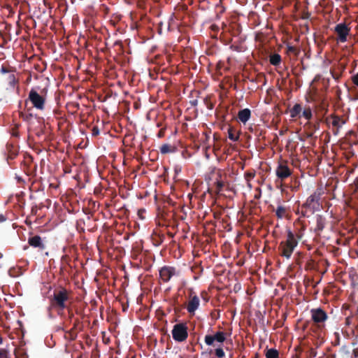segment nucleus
Listing matches in <instances>:
<instances>
[{
  "mask_svg": "<svg viewBox=\"0 0 358 358\" xmlns=\"http://www.w3.org/2000/svg\"><path fill=\"white\" fill-rule=\"evenodd\" d=\"M310 329L317 336H321L326 329V322L329 320V315L322 308H312L310 310Z\"/></svg>",
  "mask_w": 358,
  "mask_h": 358,
  "instance_id": "f257e3e1",
  "label": "nucleus"
},
{
  "mask_svg": "<svg viewBox=\"0 0 358 358\" xmlns=\"http://www.w3.org/2000/svg\"><path fill=\"white\" fill-rule=\"evenodd\" d=\"M71 298V292L60 286L54 289L50 301L52 308L59 310H64L68 308V303Z\"/></svg>",
  "mask_w": 358,
  "mask_h": 358,
  "instance_id": "f03ea898",
  "label": "nucleus"
},
{
  "mask_svg": "<svg viewBox=\"0 0 358 358\" xmlns=\"http://www.w3.org/2000/svg\"><path fill=\"white\" fill-rule=\"evenodd\" d=\"M297 245L298 241L295 238V235L292 231L288 230L286 241H282L278 248L280 255L289 259Z\"/></svg>",
  "mask_w": 358,
  "mask_h": 358,
  "instance_id": "7ed1b4c3",
  "label": "nucleus"
},
{
  "mask_svg": "<svg viewBox=\"0 0 358 358\" xmlns=\"http://www.w3.org/2000/svg\"><path fill=\"white\" fill-rule=\"evenodd\" d=\"M173 338L175 341L182 343L188 337V327L186 323L180 322L173 327L171 331Z\"/></svg>",
  "mask_w": 358,
  "mask_h": 358,
  "instance_id": "20e7f679",
  "label": "nucleus"
},
{
  "mask_svg": "<svg viewBox=\"0 0 358 358\" xmlns=\"http://www.w3.org/2000/svg\"><path fill=\"white\" fill-rule=\"evenodd\" d=\"M28 99L36 109L43 110L45 108V97L40 94L35 89L32 88L29 91Z\"/></svg>",
  "mask_w": 358,
  "mask_h": 358,
  "instance_id": "39448f33",
  "label": "nucleus"
},
{
  "mask_svg": "<svg viewBox=\"0 0 358 358\" xmlns=\"http://www.w3.org/2000/svg\"><path fill=\"white\" fill-rule=\"evenodd\" d=\"M179 271L175 267L164 266L159 270V278L163 282H168L175 275H178Z\"/></svg>",
  "mask_w": 358,
  "mask_h": 358,
  "instance_id": "423d86ee",
  "label": "nucleus"
},
{
  "mask_svg": "<svg viewBox=\"0 0 358 358\" xmlns=\"http://www.w3.org/2000/svg\"><path fill=\"white\" fill-rule=\"evenodd\" d=\"M335 32L338 35L337 41L341 43H345L348 40V36L350 32V28L345 23H339L334 28Z\"/></svg>",
  "mask_w": 358,
  "mask_h": 358,
  "instance_id": "0eeeda50",
  "label": "nucleus"
},
{
  "mask_svg": "<svg viewBox=\"0 0 358 358\" xmlns=\"http://www.w3.org/2000/svg\"><path fill=\"white\" fill-rule=\"evenodd\" d=\"M292 173V171L287 165L286 162H280L275 169V175L281 181L289 178Z\"/></svg>",
  "mask_w": 358,
  "mask_h": 358,
  "instance_id": "6e6552de",
  "label": "nucleus"
},
{
  "mask_svg": "<svg viewBox=\"0 0 358 358\" xmlns=\"http://www.w3.org/2000/svg\"><path fill=\"white\" fill-rule=\"evenodd\" d=\"M320 194V192H315L309 196L306 202L302 205V208H306L314 210L316 208V206L319 205Z\"/></svg>",
  "mask_w": 358,
  "mask_h": 358,
  "instance_id": "1a4fd4ad",
  "label": "nucleus"
},
{
  "mask_svg": "<svg viewBox=\"0 0 358 358\" xmlns=\"http://www.w3.org/2000/svg\"><path fill=\"white\" fill-rule=\"evenodd\" d=\"M226 340V333L223 331H217L214 335H206L204 338L207 345H214V342L223 343Z\"/></svg>",
  "mask_w": 358,
  "mask_h": 358,
  "instance_id": "9d476101",
  "label": "nucleus"
},
{
  "mask_svg": "<svg viewBox=\"0 0 358 358\" xmlns=\"http://www.w3.org/2000/svg\"><path fill=\"white\" fill-rule=\"evenodd\" d=\"M18 153L19 149L17 145H15L12 143H7L4 150V155L9 164H10L9 161L14 159L18 155Z\"/></svg>",
  "mask_w": 358,
  "mask_h": 358,
  "instance_id": "9b49d317",
  "label": "nucleus"
},
{
  "mask_svg": "<svg viewBox=\"0 0 358 358\" xmlns=\"http://www.w3.org/2000/svg\"><path fill=\"white\" fill-rule=\"evenodd\" d=\"M189 298L187 310L189 313H194L199 306L200 300L192 289L190 290Z\"/></svg>",
  "mask_w": 358,
  "mask_h": 358,
  "instance_id": "f8f14e48",
  "label": "nucleus"
},
{
  "mask_svg": "<svg viewBox=\"0 0 358 358\" xmlns=\"http://www.w3.org/2000/svg\"><path fill=\"white\" fill-rule=\"evenodd\" d=\"M28 243L34 248H38L43 250L45 249V245L43 243L41 238L39 236H34L28 239Z\"/></svg>",
  "mask_w": 358,
  "mask_h": 358,
  "instance_id": "ddd939ff",
  "label": "nucleus"
},
{
  "mask_svg": "<svg viewBox=\"0 0 358 358\" xmlns=\"http://www.w3.org/2000/svg\"><path fill=\"white\" fill-rule=\"evenodd\" d=\"M251 116V111L249 108H244L238 111V118L241 122L245 124Z\"/></svg>",
  "mask_w": 358,
  "mask_h": 358,
  "instance_id": "4468645a",
  "label": "nucleus"
},
{
  "mask_svg": "<svg viewBox=\"0 0 358 358\" xmlns=\"http://www.w3.org/2000/svg\"><path fill=\"white\" fill-rule=\"evenodd\" d=\"M32 160L33 158L31 156L27 155L24 156V161L22 162V169L27 176H31L32 174V171L30 170Z\"/></svg>",
  "mask_w": 358,
  "mask_h": 358,
  "instance_id": "2eb2a0df",
  "label": "nucleus"
},
{
  "mask_svg": "<svg viewBox=\"0 0 358 358\" xmlns=\"http://www.w3.org/2000/svg\"><path fill=\"white\" fill-rule=\"evenodd\" d=\"M329 121L334 127L337 129V130H338V129L341 128L345 122L341 117L337 115H331Z\"/></svg>",
  "mask_w": 358,
  "mask_h": 358,
  "instance_id": "dca6fc26",
  "label": "nucleus"
},
{
  "mask_svg": "<svg viewBox=\"0 0 358 358\" xmlns=\"http://www.w3.org/2000/svg\"><path fill=\"white\" fill-rule=\"evenodd\" d=\"M302 111V107L300 103H296L290 109V117L292 118L301 117V113Z\"/></svg>",
  "mask_w": 358,
  "mask_h": 358,
  "instance_id": "f3484780",
  "label": "nucleus"
},
{
  "mask_svg": "<svg viewBox=\"0 0 358 358\" xmlns=\"http://www.w3.org/2000/svg\"><path fill=\"white\" fill-rule=\"evenodd\" d=\"M286 53L288 55H292L293 56L296 57L300 53V50L295 46L291 45L290 44H287L286 47Z\"/></svg>",
  "mask_w": 358,
  "mask_h": 358,
  "instance_id": "a211bd4d",
  "label": "nucleus"
},
{
  "mask_svg": "<svg viewBox=\"0 0 358 358\" xmlns=\"http://www.w3.org/2000/svg\"><path fill=\"white\" fill-rule=\"evenodd\" d=\"M176 150V148L173 145L169 144H163L160 147V152L162 154H167L174 152Z\"/></svg>",
  "mask_w": 358,
  "mask_h": 358,
  "instance_id": "6ab92c4d",
  "label": "nucleus"
},
{
  "mask_svg": "<svg viewBox=\"0 0 358 358\" xmlns=\"http://www.w3.org/2000/svg\"><path fill=\"white\" fill-rule=\"evenodd\" d=\"M269 62L273 66H278L281 62V56L277 53L273 54L269 57Z\"/></svg>",
  "mask_w": 358,
  "mask_h": 358,
  "instance_id": "aec40b11",
  "label": "nucleus"
},
{
  "mask_svg": "<svg viewBox=\"0 0 358 358\" xmlns=\"http://www.w3.org/2000/svg\"><path fill=\"white\" fill-rule=\"evenodd\" d=\"M325 226V220L324 218L321 215H317L316 220V228L315 230L320 231H322Z\"/></svg>",
  "mask_w": 358,
  "mask_h": 358,
  "instance_id": "412c9836",
  "label": "nucleus"
},
{
  "mask_svg": "<svg viewBox=\"0 0 358 358\" xmlns=\"http://www.w3.org/2000/svg\"><path fill=\"white\" fill-rule=\"evenodd\" d=\"M303 117L307 120H310L313 117L312 110L310 106L304 108L301 117Z\"/></svg>",
  "mask_w": 358,
  "mask_h": 358,
  "instance_id": "4be33fe9",
  "label": "nucleus"
},
{
  "mask_svg": "<svg viewBox=\"0 0 358 358\" xmlns=\"http://www.w3.org/2000/svg\"><path fill=\"white\" fill-rule=\"evenodd\" d=\"M265 355L266 358H278L279 353L277 350L271 348L266 350Z\"/></svg>",
  "mask_w": 358,
  "mask_h": 358,
  "instance_id": "5701e85b",
  "label": "nucleus"
},
{
  "mask_svg": "<svg viewBox=\"0 0 358 358\" xmlns=\"http://www.w3.org/2000/svg\"><path fill=\"white\" fill-rule=\"evenodd\" d=\"M64 337L66 339L73 341L77 337V331L73 329H70L69 331H66Z\"/></svg>",
  "mask_w": 358,
  "mask_h": 358,
  "instance_id": "b1692460",
  "label": "nucleus"
},
{
  "mask_svg": "<svg viewBox=\"0 0 358 358\" xmlns=\"http://www.w3.org/2000/svg\"><path fill=\"white\" fill-rule=\"evenodd\" d=\"M286 213V208L285 207L282 206H278L276 210H275V215L278 217V218H282Z\"/></svg>",
  "mask_w": 358,
  "mask_h": 358,
  "instance_id": "393cba45",
  "label": "nucleus"
},
{
  "mask_svg": "<svg viewBox=\"0 0 358 358\" xmlns=\"http://www.w3.org/2000/svg\"><path fill=\"white\" fill-rule=\"evenodd\" d=\"M228 137L232 141H237L239 138L238 135L234 134V129L232 127H229L228 129Z\"/></svg>",
  "mask_w": 358,
  "mask_h": 358,
  "instance_id": "a878e982",
  "label": "nucleus"
},
{
  "mask_svg": "<svg viewBox=\"0 0 358 358\" xmlns=\"http://www.w3.org/2000/svg\"><path fill=\"white\" fill-rule=\"evenodd\" d=\"M69 318L73 321V327L71 329H73L77 331L78 327L80 324V321L78 318H73V314L69 312Z\"/></svg>",
  "mask_w": 358,
  "mask_h": 358,
  "instance_id": "bb28decb",
  "label": "nucleus"
},
{
  "mask_svg": "<svg viewBox=\"0 0 358 358\" xmlns=\"http://www.w3.org/2000/svg\"><path fill=\"white\" fill-rule=\"evenodd\" d=\"M255 176V171H247L244 174L245 179L248 182V185L251 187L252 185L250 183V181L253 179Z\"/></svg>",
  "mask_w": 358,
  "mask_h": 358,
  "instance_id": "cd10ccee",
  "label": "nucleus"
},
{
  "mask_svg": "<svg viewBox=\"0 0 358 358\" xmlns=\"http://www.w3.org/2000/svg\"><path fill=\"white\" fill-rule=\"evenodd\" d=\"M214 353L215 355L218 357V358H223L225 357V353L223 350V349L222 348H217L215 350H214Z\"/></svg>",
  "mask_w": 358,
  "mask_h": 358,
  "instance_id": "c85d7f7f",
  "label": "nucleus"
},
{
  "mask_svg": "<svg viewBox=\"0 0 358 358\" xmlns=\"http://www.w3.org/2000/svg\"><path fill=\"white\" fill-rule=\"evenodd\" d=\"M17 83L18 80L15 78L14 74H10L8 76V83L10 86L14 87Z\"/></svg>",
  "mask_w": 358,
  "mask_h": 358,
  "instance_id": "c756f323",
  "label": "nucleus"
},
{
  "mask_svg": "<svg viewBox=\"0 0 358 358\" xmlns=\"http://www.w3.org/2000/svg\"><path fill=\"white\" fill-rule=\"evenodd\" d=\"M19 127H20L19 124H15L14 125V127L11 129V135L12 136H15V137L19 136V132H18Z\"/></svg>",
  "mask_w": 358,
  "mask_h": 358,
  "instance_id": "7c9ffc66",
  "label": "nucleus"
},
{
  "mask_svg": "<svg viewBox=\"0 0 358 358\" xmlns=\"http://www.w3.org/2000/svg\"><path fill=\"white\" fill-rule=\"evenodd\" d=\"M20 117L24 120V121H26V122H29L31 120V119L32 118V115L31 114H24L22 112H20Z\"/></svg>",
  "mask_w": 358,
  "mask_h": 358,
  "instance_id": "2f4dec72",
  "label": "nucleus"
},
{
  "mask_svg": "<svg viewBox=\"0 0 358 358\" xmlns=\"http://www.w3.org/2000/svg\"><path fill=\"white\" fill-rule=\"evenodd\" d=\"M331 73L332 75V77L335 79V80H338L341 76V71H336L335 69H331Z\"/></svg>",
  "mask_w": 358,
  "mask_h": 358,
  "instance_id": "473e14b6",
  "label": "nucleus"
},
{
  "mask_svg": "<svg viewBox=\"0 0 358 358\" xmlns=\"http://www.w3.org/2000/svg\"><path fill=\"white\" fill-rule=\"evenodd\" d=\"M215 184L217 191L218 192H221L224 187V182L222 180H217L215 182Z\"/></svg>",
  "mask_w": 358,
  "mask_h": 358,
  "instance_id": "72a5a7b5",
  "label": "nucleus"
},
{
  "mask_svg": "<svg viewBox=\"0 0 358 358\" xmlns=\"http://www.w3.org/2000/svg\"><path fill=\"white\" fill-rule=\"evenodd\" d=\"M92 134L93 136H96L99 134V129L98 127L95 126L92 129Z\"/></svg>",
  "mask_w": 358,
  "mask_h": 358,
  "instance_id": "f704fd0d",
  "label": "nucleus"
},
{
  "mask_svg": "<svg viewBox=\"0 0 358 358\" xmlns=\"http://www.w3.org/2000/svg\"><path fill=\"white\" fill-rule=\"evenodd\" d=\"M352 81L357 87H358V72L352 77Z\"/></svg>",
  "mask_w": 358,
  "mask_h": 358,
  "instance_id": "c9c22d12",
  "label": "nucleus"
},
{
  "mask_svg": "<svg viewBox=\"0 0 358 358\" xmlns=\"http://www.w3.org/2000/svg\"><path fill=\"white\" fill-rule=\"evenodd\" d=\"M310 13L308 11H303L301 15V18L303 20H307L310 17Z\"/></svg>",
  "mask_w": 358,
  "mask_h": 358,
  "instance_id": "e433bc0d",
  "label": "nucleus"
},
{
  "mask_svg": "<svg viewBox=\"0 0 358 358\" xmlns=\"http://www.w3.org/2000/svg\"><path fill=\"white\" fill-rule=\"evenodd\" d=\"M0 358H8L7 352L3 349H0Z\"/></svg>",
  "mask_w": 358,
  "mask_h": 358,
  "instance_id": "4c0bfd02",
  "label": "nucleus"
},
{
  "mask_svg": "<svg viewBox=\"0 0 358 358\" xmlns=\"http://www.w3.org/2000/svg\"><path fill=\"white\" fill-rule=\"evenodd\" d=\"M313 266H314V260H313V259H310L306 263V268H313Z\"/></svg>",
  "mask_w": 358,
  "mask_h": 358,
  "instance_id": "58836bf2",
  "label": "nucleus"
},
{
  "mask_svg": "<svg viewBox=\"0 0 358 358\" xmlns=\"http://www.w3.org/2000/svg\"><path fill=\"white\" fill-rule=\"evenodd\" d=\"M309 353L310 358L315 357L317 356V351L313 348L310 349Z\"/></svg>",
  "mask_w": 358,
  "mask_h": 358,
  "instance_id": "ea45409f",
  "label": "nucleus"
},
{
  "mask_svg": "<svg viewBox=\"0 0 358 358\" xmlns=\"http://www.w3.org/2000/svg\"><path fill=\"white\" fill-rule=\"evenodd\" d=\"M164 131H165V129H160V131H159L158 134H157V136L159 138H162L164 136Z\"/></svg>",
  "mask_w": 358,
  "mask_h": 358,
  "instance_id": "a19ab883",
  "label": "nucleus"
},
{
  "mask_svg": "<svg viewBox=\"0 0 358 358\" xmlns=\"http://www.w3.org/2000/svg\"><path fill=\"white\" fill-rule=\"evenodd\" d=\"M352 354L355 358L358 357V348L353 350Z\"/></svg>",
  "mask_w": 358,
  "mask_h": 358,
  "instance_id": "79ce46f5",
  "label": "nucleus"
},
{
  "mask_svg": "<svg viewBox=\"0 0 358 358\" xmlns=\"http://www.w3.org/2000/svg\"><path fill=\"white\" fill-rule=\"evenodd\" d=\"M6 220V217L3 215L1 214L0 215V222H4Z\"/></svg>",
  "mask_w": 358,
  "mask_h": 358,
  "instance_id": "37998d69",
  "label": "nucleus"
},
{
  "mask_svg": "<svg viewBox=\"0 0 358 358\" xmlns=\"http://www.w3.org/2000/svg\"><path fill=\"white\" fill-rule=\"evenodd\" d=\"M68 259H69V257H68L67 255H64V256L62 257V262H67V260H68Z\"/></svg>",
  "mask_w": 358,
  "mask_h": 358,
  "instance_id": "c03bdc74",
  "label": "nucleus"
},
{
  "mask_svg": "<svg viewBox=\"0 0 358 358\" xmlns=\"http://www.w3.org/2000/svg\"><path fill=\"white\" fill-rule=\"evenodd\" d=\"M1 71L2 73H6V72H8V70L4 66H2L1 69Z\"/></svg>",
  "mask_w": 358,
  "mask_h": 358,
  "instance_id": "a18cd8bd",
  "label": "nucleus"
},
{
  "mask_svg": "<svg viewBox=\"0 0 358 358\" xmlns=\"http://www.w3.org/2000/svg\"><path fill=\"white\" fill-rule=\"evenodd\" d=\"M16 179L17 180L18 182H23V180L20 176H16Z\"/></svg>",
  "mask_w": 358,
  "mask_h": 358,
  "instance_id": "49530a36",
  "label": "nucleus"
},
{
  "mask_svg": "<svg viewBox=\"0 0 358 358\" xmlns=\"http://www.w3.org/2000/svg\"><path fill=\"white\" fill-rule=\"evenodd\" d=\"M167 234L171 238H173L174 236V234L173 233H171V232H169V231L167 233Z\"/></svg>",
  "mask_w": 358,
  "mask_h": 358,
  "instance_id": "de8ad7c7",
  "label": "nucleus"
},
{
  "mask_svg": "<svg viewBox=\"0 0 358 358\" xmlns=\"http://www.w3.org/2000/svg\"><path fill=\"white\" fill-rule=\"evenodd\" d=\"M192 105L196 106L197 104V100H194L192 102Z\"/></svg>",
  "mask_w": 358,
  "mask_h": 358,
  "instance_id": "09e8293b",
  "label": "nucleus"
},
{
  "mask_svg": "<svg viewBox=\"0 0 358 358\" xmlns=\"http://www.w3.org/2000/svg\"><path fill=\"white\" fill-rule=\"evenodd\" d=\"M36 165H34V171H36Z\"/></svg>",
  "mask_w": 358,
  "mask_h": 358,
  "instance_id": "8fccbe9b",
  "label": "nucleus"
},
{
  "mask_svg": "<svg viewBox=\"0 0 358 358\" xmlns=\"http://www.w3.org/2000/svg\"><path fill=\"white\" fill-rule=\"evenodd\" d=\"M297 236H298L299 238H301V235L298 234Z\"/></svg>",
  "mask_w": 358,
  "mask_h": 358,
  "instance_id": "3c124183",
  "label": "nucleus"
},
{
  "mask_svg": "<svg viewBox=\"0 0 358 358\" xmlns=\"http://www.w3.org/2000/svg\"><path fill=\"white\" fill-rule=\"evenodd\" d=\"M164 238V235H162V238H161V241H163V238Z\"/></svg>",
  "mask_w": 358,
  "mask_h": 358,
  "instance_id": "603ef678",
  "label": "nucleus"
}]
</instances>
